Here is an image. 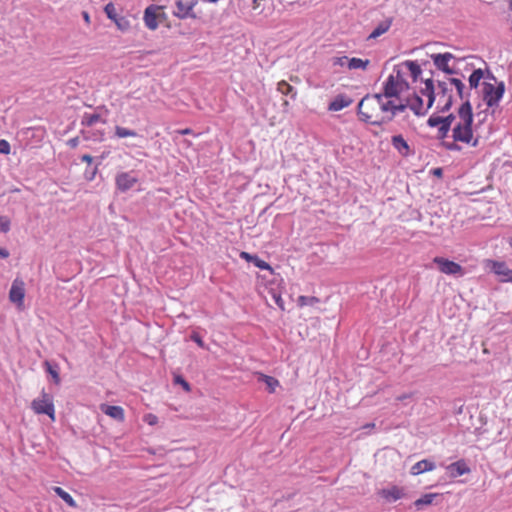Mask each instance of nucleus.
I'll return each mask as SVG.
<instances>
[{
	"label": "nucleus",
	"instance_id": "23",
	"mask_svg": "<svg viewBox=\"0 0 512 512\" xmlns=\"http://www.w3.org/2000/svg\"><path fill=\"white\" fill-rule=\"evenodd\" d=\"M52 490L59 496L69 507L76 508L77 503L73 497L61 487L55 486Z\"/></svg>",
	"mask_w": 512,
	"mask_h": 512
},
{
	"label": "nucleus",
	"instance_id": "41",
	"mask_svg": "<svg viewBox=\"0 0 512 512\" xmlns=\"http://www.w3.org/2000/svg\"><path fill=\"white\" fill-rule=\"evenodd\" d=\"M100 119H101V117L99 114H91L86 117V124L88 126H92V125L96 124L97 122H99Z\"/></svg>",
	"mask_w": 512,
	"mask_h": 512
},
{
	"label": "nucleus",
	"instance_id": "14",
	"mask_svg": "<svg viewBox=\"0 0 512 512\" xmlns=\"http://www.w3.org/2000/svg\"><path fill=\"white\" fill-rule=\"evenodd\" d=\"M137 182L138 179L130 172L119 173L115 178L116 187L122 192L131 189Z\"/></svg>",
	"mask_w": 512,
	"mask_h": 512
},
{
	"label": "nucleus",
	"instance_id": "50",
	"mask_svg": "<svg viewBox=\"0 0 512 512\" xmlns=\"http://www.w3.org/2000/svg\"><path fill=\"white\" fill-rule=\"evenodd\" d=\"M409 397H410V395L404 394V395H400V396H398V397H397V400H398V401H403V400H405V399H407V398H409Z\"/></svg>",
	"mask_w": 512,
	"mask_h": 512
},
{
	"label": "nucleus",
	"instance_id": "16",
	"mask_svg": "<svg viewBox=\"0 0 512 512\" xmlns=\"http://www.w3.org/2000/svg\"><path fill=\"white\" fill-rule=\"evenodd\" d=\"M379 495L383 499H385L389 502H394V501H397V500L403 498L405 493H404V489L402 487L393 485L388 488H384V489L380 490Z\"/></svg>",
	"mask_w": 512,
	"mask_h": 512
},
{
	"label": "nucleus",
	"instance_id": "34",
	"mask_svg": "<svg viewBox=\"0 0 512 512\" xmlns=\"http://www.w3.org/2000/svg\"><path fill=\"white\" fill-rule=\"evenodd\" d=\"M272 299L275 301L276 305L282 310H285L284 300L281 297V294L275 290L270 291Z\"/></svg>",
	"mask_w": 512,
	"mask_h": 512
},
{
	"label": "nucleus",
	"instance_id": "33",
	"mask_svg": "<svg viewBox=\"0 0 512 512\" xmlns=\"http://www.w3.org/2000/svg\"><path fill=\"white\" fill-rule=\"evenodd\" d=\"M174 383L180 385L185 390V392H191L190 384L181 375L174 376Z\"/></svg>",
	"mask_w": 512,
	"mask_h": 512
},
{
	"label": "nucleus",
	"instance_id": "27",
	"mask_svg": "<svg viewBox=\"0 0 512 512\" xmlns=\"http://www.w3.org/2000/svg\"><path fill=\"white\" fill-rule=\"evenodd\" d=\"M447 83V87L449 88L450 87H455L459 97L461 99H464L465 96H464V89H465V84L460 80V79H457V78H449L448 81L446 82Z\"/></svg>",
	"mask_w": 512,
	"mask_h": 512
},
{
	"label": "nucleus",
	"instance_id": "42",
	"mask_svg": "<svg viewBox=\"0 0 512 512\" xmlns=\"http://www.w3.org/2000/svg\"><path fill=\"white\" fill-rule=\"evenodd\" d=\"M191 339L201 348H204L205 347V344H204V341L202 340V338L200 337L199 334L197 333H193L191 335Z\"/></svg>",
	"mask_w": 512,
	"mask_h": 512
},
{
	"label": "nucleus",
	"instance_id": "39",
	"mask_svg": "<svg viewBox=\"0 0 512 512\" xmlns=\"http://www.w3.org/2000/svg\"><path fill=\"white\" fill-rule=\"evenodd\" d=\"M349 58L347 56L335 57L333 58V66H347L348 67Z\"/></svg>",
	"mask_w": 512,
	"mask_h": 512
},
{
	"label": "nucleus",
	"instance_id": "43",
	"mask_svg": "<svg viewBox=\"0 0 512 512\" xmlns=\"http://www.w3.org/2000/svg\"><path fill=\"white\" fill-rule=\"evenodd\" d=\"M80 143L79 137L71 138L67 141V145L71 148H76Z\"/></svg>",
	"mask_w": 512,
	"mask_h": 512
},
{
	"label": "nucleus",
	"instance_id": "18",
	"mask_svg": "<svg viewBox=\"0 0 512 512\" xmlns=\"http://www.w3.org/2000/svg\"><path fill=\"white\" fill-rule=\"evenodd\" d=\"M159 7L156 6H148L144 11V23L146 27L150 30H156L158 28V21H157V10Z\"/></svg>",
	"mask_w": 512,
	"mask_h": 512
},
{
	"label": "nucleus",
	"instance_id": "51",
	"mask_svg": "<svg viewBox=\"0 0 512 512\" xmlns=\"http://www.w3.org/2000/svg\"><path fill=\"white\" fill-rule=\"evenodd\" d=\"M434 174L440 175L441 174V169L440 168L435 169Z\"/></svg>",
	"mask_w": 512,
	"mask_h": 512
},
{
	"label": "nucleus",
	"instance_id": "9",
	"mask_svg": "<svg viewBox=\"0 0 512 512\" xmlns=\"http://www.w3.org/2000/svg\"><path fill=\"white\" fill-rule=\"evenodd\" d=\"M486 266L498 277L501 282H512V269L502 261L487 260Z\"/></svg>",
	"mask_w": 512,
	"mask_h": 512
},
{
	"label": "nucleus",
	"instance_id": "52",
	"mask_svg": "<svg viewBox=\"0 0 512 512\" xmlns=\"http://www.w3.org/2000/svg\"><path fill=\"white\" fill-rule=\"evenodd\" d=\"M253 3H254L253 8L254 9L258 8V0H253Z\"/></svg>",
	"mask_w": 512,
	"mask_h": 512
},
{
	"label": "nucleus",
	"instance_id": "31",
	"mask_svg": "<svg viewBox=\"0 0 512 512\" xmlns=\"http://www.w3.org/2000/svg\"><path fill=\"white\" fill-rule=\"evenodd\" d=\"M484 76V73L482 69H476L472 72V74L469 77V86L471 89L477 88L480 84V81L482 80Z\"/></svg>",
	"mask_w": 512,
	"mask_h": 512
},
{
	"label": "nucleus",
	"instance_id": "8",
	"mask_svg": "<svg viewBox=\"0 0 512 512\" xmlns=\"http://www.w3.org/2000/svg\"><path fill=\"white\" fill-rule=\"evenodd\" d=\"M197 4L198 0H177L175 2L176 10L173 11V15L178 19H196L197 15L194 12V8Z\"/></svg>",
	"mask_w": 512,
	"mask_h": 512
},
{
	"label": "nucleus",
	"instance_id": "45",
	"mask_svg": "<svg viewBox=\"0 0 512 512\" xmlns=\"http://www.w3.org/2000/svg\"><path fill=\"white\" fill-rule=\"evenodd\" d=\"M240 257H241L242 259L247 260V261H251V262H253V258H254L255 256H252V255H250V254H249V253H247V252H241Z\"/></svg>",
	"mask_w": 512,
	"mask_h": 512
},
{
	"label": "nucleus",
	"instance_id": "1",
	"mask_svg": "<svg viewBox=\"0 0 512 512\" xmlns=\"http://www.w3.org/2000/svg\"><path fill=\"white\" fill-rule=\"evenodd\" d=\"M476 118L477 122L474 123L472 107L468 100L458 108L455 115L451 114L452 137L455 142L471 144L474 147L478 145L488 114L486 112L478 113Z\"/></svg>",
	"mask_w": 512,
	"mask_h": 512
},
{
	"label": "nucleus",
	"instance_id": "37",
	"mask_svg": "<svg viewBox=\"0 0 512 512\" xmlns=\"http://www.w3.org/2000/svg\"><path fill=\"white\" fill-rule=\"evenodd\" d=\"M451 127H453L452 120H449L446 123H444L443 125H441L440 127H438L439 128V137H441V138L445 137L448 134Z\"/></svg>",
	"mask_w": 512,
	"mask_h": 512
},
{
	"label": "nucleus",
	"instance_id": "6",
	"mask_svg": "<svg viewBox=\"0 0 512 512\" xmlns=\"http://www.w3.org/2000/svg\"><path fill=\"white\" fill-rule=\"evenodd\" d=\"M31 408L35 414H46L51 421L56 419L53 399L45 391H42L41 396L31 402Z\"/></svg>",
	"mask_w": 512,
	"mask_h": 512
},
{
	"label": "nucleus",
	"instance_id": "55",
	"mask_svg": "<svg viewBox=\"0 0 512 512\" xmlns=\"http://www.w3.org/2000/svg\"><path fill=\"white\" fill-rule=\"evenodd\" d=\"M509 244H510V246L512 247V237H511V238H510V240H509Z\"/></svg>",
	"mask_w": 512,
	"mask_h": 512
},
{
	"label": "nucleus",
	"instance_id": "2",
	"mask_svg": "<svg viewBox=\"0 0 512 512\" xmlns=\"http://www.w3.org/2000/svg\"><path fill=\"white\" fill-rule=\"evenodd\" d=\"M421 72L420 65L415 61L406 60L397 64L384 82L382 94L392 101H399L404 111L407 108L404 99L407 97L410 84L418 80Z\"/></svg>",
	"mask_w": 512,
	"mask_h": 512
},
{
	"label": "nucleus",
	"instance_id": "22",
	"mask_svg": "<svg viewBox=\"0 0 512 512\" xmlns=\"http://www.w3.org/2000/svg\"><path fill=\"white\" fill-rule=\"evenodd\" d=\"M435 469L434 462L423 459L421 461H418L411 467L410 473L414 476L422 474L424 472L432 471Z\"/></svg>",
	"mask_w": 512,
	"mask_h": 512
},
{
	"label": "nucleus",
	"instance_id": "15",
	"mask_svg": "<svg viewBox=\"0 0 512 512\" xmlns=\"http://www.w3.org/2000/svg\"><path fill=\"white\" fill-rule=\"evenodd\" d=\"M446 471L449 478L454 479L459 476L469 474L471 472V469L469 468L465 460L461 459L446 466Z\"/></svg>",
	"mask_w": 512,
	"mask_h": 512
},
{
	"label": "nucleus",
	"instance_id": "54",
	"mask_svg": "<svg viewBox=\"0 0 512 512\" xmlns=\"http://www.w3.org/2000/svg\"><path fill=\"white\" fill-rule=\"evenodd\" d=\"M486 126V129H489V126L486 125V123L483 125V127ZM484 132V129L482 130V133Z\"/></svg>",
	"mask_w": 512,
	"mask_h": 512
},
{
	"label": "nucleus",
	"instance_id": "19",
	"mask_svg": "<svg viewBox=\"0 0 512 512\" xmlns=\"http://www.w3.org/2000/svg\"><path fill=\"white\" fill-rule=\"evenodd\" d=\"M100 409L104 414L115 420L123 422L125 419L124 409L121 406L102 404Z\"/></svg>",
	"mask_w": 512,
	"mask_h": 512
},
{
	"label": "nucleus",
	"instance_id": "11",
	"mask_svg": "<svg viewBox=\"0 0 512 512\" xmlns=\"http://www.w3.org/2000/svg\"><path fill=\"white\" fill-rule=\"evenodd\" d=\"M104 12L112 20L120 31H128L131 27L130 21L124 16H118L115 5L110 2L105 5Z\"/></svg>",
	"mask_w": 512,
	"mask_h": 512
},
{
	"label": "nucleus",
	"instance_id": "48",
	"mask_svg": "<svg viewBox=\"0 0 512 512\" xmlns=\"http://www.w3.org/2000/svg\"><path fill=\"white\" fill-rule=\"evenodd\" d=\"M82 16H83L85 23L89 25L91 23L89 13L84 11V12H82Z\"/></svg>",
	"mask_w": 512,
	"mask_h": 512
},
{
	"label": "nucleus",
	"instance_id": "3",
	"mask_svg": "<svg viewBox=\"0 0 512 512\" xmlns=\"http://www.w3.org/2000/svg\"><path fill=\"white\" fill-rule=\"evenodd\" d=\"M399 112H403V105L388 99L384 94L367 95L358 105L360 119L376 126L390 122Z\"/></svg>",
	"mask_w": 512,
	"mask_h": 512
},
{
	"label": "nucleus",
	"instance_id": "44",
	"mask_svg": "<svg viewBox=\"0 0 512 512\" xmlns=\"http://www.w3.org/2000/svg\"><path fill=\"white\" fill-rule=\"evenodd\" d=\"M47 365H49V364L47 363ZM48 372L52 375L55 383L58 384L60 382V377H59L58 372L53 370L50 366H48Z\"/></svg>",
	"mask_w": 512,
	"mask_h": 512
},
{
	"label": "nucleus",
	"instance_id": "46",
	"mask_svg": "<svg viewBox=\"0 0 512 512\" xmlns=\"http://www.w3.org/2000/svg\"><path fill=\"white\" fill-rule=\"evenodd\" d=\"M81 159L83 162H86L87 164H91L93 161V157L89 154L83 155Z\"/></svg>",
	"mask_w": 512,
	"mask_h": 512
},
{
	"label": "nucleus",
	"instance_id": "25",
	"mask_svg": "<svg viewBox=\"0 0 512 512\" xmlns=\"http://www.w3.org/2000/svg\"><path fill=\"white\" fill-rule=\"evenodd\" d=\"M259 380L263 381L266 384L267 389L270 393H274L276 388L280 385L279 381L276 378L265 374H259Z\"/></svg>",
	"mask_w": 512,
	"mask_h": 512
},
{
	"label": "nucleus",
	"instance_id": "40",
	"mask_svg": "<svg viewBox=\"0 0 512 512\" xmlns=\"http://www.w3.org/2000/svg\"><path fill=\"white\" fill-rule=\"evenodd\" d=\"M11 150L10 144L8 141L2 139L0 140V153L1 154H9Z\"/></svg>",
	"mask_w": 512,
	"mask_h": 512
},
{
	"label": "nucleus",
	"instance_id": "17",
	"mask_svg": "<svg viewBox=\"0 0 512 512\" xmlns=\"http://www.w3.org/2000/svg\"><path fill=\"white\" fill-rule=\"evenodd\" d=\"M393 148L403 157L411 154V148L402 135H394L391 138Z\"/></svg>",
	"mask_w": 512,
	"mask_h": 512
},
{
	"label": "nucleus",
	"instance_id": "10",
	"mask_svg": "<svg viewBox=\"0 0 512 512\" xmlns=\"http://www.w3.org/2000/svg\"><path fill=\"white\" fill-rule=\"evenodd\" d=\"M24 297H25V283L23 280L16 278L10 288L9 291V300L12 303H15L19 309H22L24 306Z\"/></svg>",
	"mask_w": 512,
	"mask_h": 512
},
{
	"label": "nucleus",
	"instance_id": "29",
	"mask_svg": "<svg viewBox=\"0 0 512 512\" xmlns=\"http://www.w3.org/2000/svg\"><path fill=\"white\" fill-rule=\"evenodd\" d=\"M115 137L117 138H127V137H136L137 132L122 126H115L114 130Z\"/></svg>",
	"mask_w": 512,
	"mask_h": 512
},
{
	"label": "nucleus",
	"instance_id": "32",
	"mask_svg": "<svg viewBox=\"0 0 512 512\" xmlns=\"http://www.w3.org/2000/svg\"><path fill=\"white\" fill-rule=\"evenodd\" d=\"M451 120V114L447 117H440V116H431L427 123L430 127H440L441 125H443L444 123H446L447 121Z\"/></svg>",
	"mask_w": 512,
	"mask_h": 512
},
{
	"label": "nucleus",
	"instance_id": "20",
	"mask_svg": "<svg viewBox=\"0 0 512 512\" xmlns=\"http://www.w3.org/2000/svg\"><path fill=\"white\" fill-rule=\"evenodd\" d=\"M352 103V100L343 94L337 95L328 105V110L337 112L346 107H348Z\"/></svg>",
	"mask_w": 512,
	"mask_h": 512
},
{
	"label": "nucleus",
	"instance_id": "26",
	"mask_svg": "<svg viewBox=\"0 0 512 512\" xmlns=\"http://www.w3.org/2000/svg\"><path fill=\"white\" fill-rule=\"evenodd\" d=\"M277 90L283 95H291L293 99L296 98L297 93L294 87L287 83L285 80H282L277 84Z\"/></svg>",
	"mask_w": 512,
	"mask_h": 512
},
{
	"label": "nucleus",
	"instance_id": "4",
	"mask_svg": "<svg viewBox=\"0 0 512 512\" xmlns=\"http://www.w3.org/2000/svg\"><path fill=\"white\" fill-rule=\"evenodd\" d=\"M434 101V86L431 79L425 81V88L421 90V96L414 95L411 99L407 97L404 99V103H407V107L418 116L424 115Z\"/></svg>",
	"mask_w": 512,
	"mask_h": 512
},
{
	"label": "nucleus",
	"instance_id": "5",
	"mask_svg": "<svg viewBox=\"0 0 512 512\" xmlns=\"http://www.w3.org/2000/svg\"><path fill=\"white\" fill-rule=\"evenodd\" d=\"M504 91L505 85L503 82L490 83L485 81L482 83V98L488 107L498 105L499 101L503 97Z\"/></svg>",
	"mask_w": 512,
	"mask_h": 512
},
{
	"label": "nucleus",
	"instance_id": "38",
	"mask_svg": "<svg viewBox=\"0 0 512 512\" xmlns=\"http://www.w3.org/2000/svg\"><path fill=\"white\" fill-rule=\"evenodd\" d=\"M143 421L150 426H155L158 423V417L153 413H147L144 415Z\"/></svg>",
	"mask_w": 512,
	"mask_h": 512
},
{
	"label": "nucleus",
	"instance_id": "53",
	"mask_svg": "<svg viewBox=\"0 0 512 512\" xmlns=\"http://www.w3.org/2000/svg\"><path fill=\"white\" fill-rule=\"evenodd\" d=\"M508 5H509L510 10H512V0H508Z\"/></svg>",
	"mask_w": 512,
	"mask_h": 512
},
{
	"label": "nucleus",
	"instance_id": "36",
	"mask_svg": "<svg viewBox=\"0 0 512 512\" xmlns=\"http://www.w3.org/2000/svg\"><path fill=\"white\" fill-rule=\"evenodd\" d=\"M10 230V219L7 216H0V232L7 233Z\"/></svg>",
	"mask_w": 512,
	"mask_h": 512
},
{
	"label": "nucleus",
	"instance_id": "28",
	"mask_svg": "<svg viewBox=\"0 0 512 512\" xmlns=\"http://www.w3.org/2000/svg\"><path fill=\"white\" fill-rule=\"evenodd\" d=\"M320 302V299L315 296L301 295L297 299V304L300 308L305 306H314Z\"/></svg>",
	"mask_w": 512,
	"mask_h": 512
},
{
	"label": "nucleus",
	"instance_id": "7",
	"mask_svg": "<svg viewBox=\"0 0 512 512\" xmlns=\"http://www.w3.org/2000/svg\"><path fill=\"white\" fill-rule=\"evenodd\" d=\"M433 263L437 265L438 270L443 274L459 277L465 274V271L460 264L447 258L437 256L433 259Z\"/></svg>",
	"mask_w": 512,
	"mask_h": 512
},
{
	"label": "nucleus",
	"instance_id": "12",
	"mask_svg": "<svg viewBox=\"0 0 512 512\" xmlns=\"http://www.w3.org/2000/svg\"><path fill=\"white\" fill-rule=\"evenodd\" d=\"M448 87L446 82L438 83V92L435 94V100H437V107L441 111H447L452 105V96L448 94Z\"/></svg>",
	"mask_w": 512,
	"mask_h": 512
},
{
	"label": "nucleus",
	"instance_id": "49",
	"mask_svg": "<svg viewBox=\"0 0 512 512\" xmlns=\"http://www.w3.org/2000/svg\"><path fill=\"white\" fill-rule=\"evenodd\" d=\"M8 256H9V252L4 248H0V257L7 258Z\"/></svg>",
	"mask_w": 512,
	"mask_h": 512
},
{
	"label": "nucleus",
	"instance_id": "13",
	"mask_svg": "<svg viewBox=\"0 0 512 512\" xmlns=\"http://www.w3.org/2000/svg\"><path fill=\"white\" fill-rule=\"evenodd\" d=\"M431 59L433 60L434 65L439 69L444 71L447 74H453L454 70L450 67L449 62L454 59V56L449 53L443 54H432Z\"/></svg>",
	"mask_w": 512,
	"mask_h": 512
},
{
	"label": "nucleus",
	"instance_id": "21",
	"mask_svg": "<svg viewBox=\"0 0 512 512\" xmlns=\"http://www.w3.org/2000/svg\"><path fill=\"white\" fill-rule=\"evenodd\" d=\"M392 18H387L385 20H383L382 22H380L374 29L373 31L369 34L368 36V40H374V39H377L378 37H380L381 35L385 34L386 32H388V30L390 29L391 25H392Z\"/></svg>",
	"mask_w": 512,
	"mask_h": 512
},
{
	"label": "nucleus",
	"instance_id": "30",
	"mask_svg": "<svg viewBox=\"0 0 512 512\" xmlns=\"http://www.w3.org/2000/svg\"><path fill=\"white\" fill-rule=\"evenodd\" d=\"M438 494L437 493H428V494H425L423 495L421 498L417 499L415 502H414V505L418 508V509H421L423 506H426V505H430L434 498L437 497Z\"/></svg>",
	"mask_w": 512,
	"mask_h": 512
},
{
	"label": "nucleus",
	"instance_id": "35",
	"mask_svg": "<svg viewBox=\"0 0 512 512\" xmlns=\"http://www.w3.org/2000/svg\"><path fill=\"white\" fill-rule=\"evenodd\" d=\"M253 263L256 267L260 268V269H263V270H269L271 272H273V269L272 267L270 266L269 263H267L266 261L258 258L257 256L253 258Z\"/></svg>",
	"mask_w": 512,
	"mask_h": 512
},
{
	"label": "nucleus",
	"instance_id": "24",
	"mask_svg": "<svg viewBox=\"0 0 512 512\" xmlns=\"http://www.w3.org/2000/svg\"><path fill=\"white\" fill-rule=\"evenodd\" d=\"M370 64L369 59H361V58H349L348 69L350 70H366Z\"/></svg>",
	"mask_w": 512,
	"mask_h": 512
},
{
	"label": "nucleus",
	"instance_id": "47",
	"mask_svg": "<svg viewBox=\"0 0 512 512\" xmlns=\"http://www.w3.org/2000/svg\"><path fill=\"white\" fill-rule=\"evenodd\" d=\"M177 133L182 134V135H189V134H192L193 131L190 128H185V129L178 130Z\"/></svg>",
	"mask_w": 512,
	"mask_h": 512
}]
</instances>
